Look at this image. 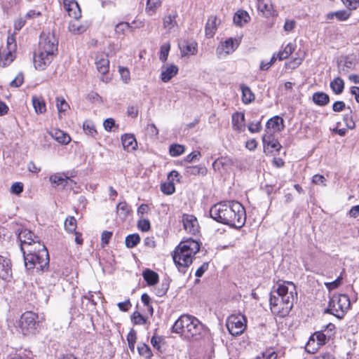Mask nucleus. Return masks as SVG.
Returning <instances> with one entry per match:
<instances>
[{"instance_id":"nucleus-1","label":"nucleus","mask_w":359,"mask_h":359,"mask_svg":"<svg viewBox=\"0 0 359 359\" xmlns=\"http://www.w3.org/2000/svg\"><path fill=\"white\" fill-rule=\"evenodd\" d=\"M297 299L295 285L289 281H278L270 293L269 304L271 312L279 317L287 316Z\"/></svg>"},{"instance_id":"nucleus-2","label":"nucleus","mask_w":359,"mask_h":359,"mask_svg":"<svg viewBox=\"0 0 359 359\" xmlns=\"http://www.w3.org/2000/svg\"><path fill=\"white\" fill-rule=\"evenodd\" d=\"M211 218L217 222L240 229L245 222L246 214L243 205L237 201L220 202L210 210Z\"/></svg>"},{"instance_id":"nucleus-3","label":"nucleus","mask_w":359,"mask_h":359,"mask_svg":"<svg viewBox=\"0 0 359 359\" xmlns=\"http://www.w3.org/2000/svg\"><path fill=\"white\" fill-rule=\"evenodd\" d=\"M58 41L53 32L43 31L40 36L39 49L34 54L35 67L48 66L57 52Z\"/></svg>"},{"instance_id":"nucleus-4","label":"nucleus","mask_w":359,"mask_h":359,"mask_svg":"<svg viewBox=\"0 0 359 359\" xmlns=\"http://www.w3.org/2000/svg\"><path fill=\"white\" fill-rule=\"evenodd\" d=\"M198 242L193 239L182 241L175 248L173 261L179 271L185 273L186 269L192 264L194 255L199 251Z\"/></svg>"},{"instance_id":"nucleus-5","label":"nucleus","mask_w":359,"mask_h":359,"mask_svg":"<svg viewBox=\"0 0 359 359\" xmlns=\"http://www.w3.org/2000/svg\"><path fill=\"white\" fill-rule=\"evenodd\" d=\"M204 330L203 325L196 317L182 315L172 327V332L180 334L187 339H198Z\"/></svg>"},{"instance_id":"nucleus-6","label":"nucleus","mask_w":359,"mask_h":359,"mask_svg":"<svg viewBox=\"0 0 359 359\" xmlns=\"http://www.w3.org/2000/svg\"><path fill=\"white\" fill-rule=\"evenodd\" d=\"M23 253L25 266L29 270L34 267L43 271L49 264V255L46 246L41 243H38V248L34 247L32 249L25 250L21 247Z\"/></svg>"},{"instance_id":"nucleus-7","label":"nucleus","mask_w":359,"mask_h":359,"mask_svg":"<svg viewBox=\"0 0 359 359\" xmlns=\"http://www.w3.org/2000/svg\"><path fill=\"white\" fill-rule=\"evenodd\" d=\"M351 302L346 294H334L330 299L325 313H330L339 319H341L349 309Z\"/></svg>"},{"instance_id":"nucleus-8","label":"nucleus","mask_w":359,"mask_h":359,"mask_svg":"<svg viewBox=\"0 0 359 359\" xmlns=\"http://www.w3.org/2000/svg\"><path fill=\"white\" fill-rule=\"evenodd\" d=\"M38 316L32 311H26L22 313L18 321V327L24 334H33L37 329L39 322Z\"/></svg>"},{"instance_id":"nucleus-9","label":"nucleus","mask_w":359,"mask_h":359,"mask_svg":"<svg viewBox=\"0 0 359 359\" xmlns=\"http://www.w3.org/2000/svg\"><path fill=\"white\" fill-rule=\"evenodd\" d=\"M246 318L243 315H231L226 320V327L233 336L241 334L246 328Z\"/></svg>"},{"instance_id":"nucleus-10","label":"nucleus","mask_w":359,"mask_h":359,"mask_svg":"<svg viewBox=\"0 0 359 359\" xmlns=\"http://www.w3.org/2000/svg\"><path fill=\"white\" fill-rule=\"evenodd\" d=\"M294 50V46L292 43H288L283 50L278 52L277 55L273 54L270 61L263 60L260 63L259 67H269L273 65L274 62L278 58L280 60L287 58Z\"/></svg>"},{"instance_id":"nucleus-11","label":"nucleus","mask_w":359,"mask_h":359,"mask_svg":"<svg viewBox=\"0 0 359 359\" xmlns=\"http://www.w3.org/2000/svg\"><path fill=\"white\" fill-rule=\"evenodd\" d=\"M19 238L22 243L21 247L23 246L25 250L32 249V245L37 248L38 243H40L38 240L35 241L37 238L32 231L26 229L19 233Z\"/></svg>"},{"instance_id":"nucleus-12","label":"nucleus","mask_w":359,"mask_h":359,"mask_svg":"<svg viewBox=\"0 0 359 359\" xmlns=\"http://www.w3.org/2000/svg\"><path fill=\"white\" fill-rule=\"evenodd\" d=\"M64 7L68 15L74 20L81 17V11L76 0H63Z\"/></svg>"},{"instance_id":"nucleus-13","label":"nucleus","mask_w":359,"mask_h":359,"mask_svg":"<svg viewBox=\"0 0 359 359\" xmlns=\"http://www.w3.org/2000/svg\"><path fill=\"white\" fill-rule=\"evenodd\" d=\"M49 180L54 187L62 186L63 188L67 187H72V184L74 183L73 180L66 176L64 173H56L50 176Z\"/></svg>"},{"instance_id":"nucleus-14","label":"nucleus","mask_w":359,"mask_h":359,"mask_svg":"<svg viewBox=\"0 0 359 359\" xmlns=\"http://www.w3.org/2000/svg\"><path fill=\"white\" fill-rule=\"evenodd\" d=\"M182 223L184 229L188 233L195 234L198 232V221L194 216L184 214L182 217Z\"/></svg>"},{"instance_id":"nucleus-15","label":"nucleus","mask_w":359,"mask_h":359,"mask_svg":"<svg viewBox=\"0 0 359 359\" xmlns=\"http://www.w3.org/2000/svg\"><path fill=\"white\" fill-rule=\"evenodd\" d=\"M262 142L265 152L269 149V147L277 151H278L281 148V145L278 142V140L275 139L273 133L269 130H267L266 133L263 135Z\"/></svg>"},{"instance_id":"nucleus-16","label":"nucleus","mask_w":359,"mask_h":359,"mask_svg":"<svg viewBox=\"0 0 359 359\" xmlns=\"http://www.w3.org/2000/svg\"><path fill=\"white\" fill-rule=\"evenodd\" d=\"M238 46V41L236 39L229 38L221 43V45L217 48V52L219 55H222V53L226 55L229 54L233 53Z\"/></svg>"},{"instance_id":"nucleus-17","label":"nucleus","mask_w":359,"mask_h":359,"mask_svg":"<svg viewBox=\"0 0 359 359\" xmlns=\"http://www.w3.org/2000/svg\"><path fill=\"white\" fill-rule=\"evenodd\" d=\"M266 126V132L269 130L272 132L273 134L276 132H280L283 130L285 128L284 121L280 116H276L267 121Z\"/></svg>"},{"instance_id":"nucleus-18","label":"nucleus","mask_w":359,"mask_h":359,"mask_svg":"<svg viewBox=\"0 0 359 359\" xmlns=\"http://www.w3.org/2000/svg\"><path fill=\"white\" fill-rule=\"evenodd\" d=\"M257 8L265 18L276 15V11L271 0H259V2L257 3Z\"/></svg>"},{"instance_id":"nucleus-19","label":"nucleus","mask_w":359,"mask_h":359,"mask_svg":"<svg viewBox=\"0 0 359 359\" xmlns=\"http://www.w3.org/2000/svg\"><path fill=\"white\" fill-rule=\"evenodd\" d=\"M231 123L233 130L238 132L244 131L245 128L244 113L238 111L233 113L231 116Z\"/></svg>"},{"instance_id":"nucleus-20","label":"nucleus","mask_w":359,"mask_h":359,"mask_svg":"<svg viewBox=\"0 0 359 359\" xmlns=\"http://www.w3.org/2000/svg\"><path fill=\"white\" fill-rule=\"evenodd\" d=\"M15 51L6 49L4 48L0 50V66H8L14 60L15 57Z\"/></svg>"},{"instance_id":"nucleus-21","label":"nucleus","mask_w":359,"mask_h":359,"mask_svg":"<svg viewBox=\"0 0 359 359\" xmlns=\"http://www.w3.org/2000/svg\"><path fill=\"white\" fill-rule=\"evenodd\" d=\"M217 18L216 16L211 15L208 18L205 27V36L208 38H212L215 35L217 29Z\"/></svg>"},{"instance_id":"nucleus-22","label":"nucleus","mask_w":359,"mask_h":359,"mask_svg":"<svg viewBox=\"0 0 359 359\" xmlns=\"http://www.w3.org/2000/svg\"><path fill=\"white\" fill-rule=\"evenodd\" d=\"M123 147L128 151L135 150L137 147V141L134 135L125 134L121 137Z\"/></svg>"},{"instance_id":"nucleus-23","label":"nucleus","mask_w":359,"mask_h":359,"mask_svg":"<svg viewBox=\"0 0 359 359\" xmlns=\"http://www.w3.org/2000/svg\"><path fill=\"white\" fill-rule=\"evenodd\" d=\"M11 276V267L8 260L0 256V278L7 279Z\"/></svg>"},{"instance_id":"nucleus-24","label":"nucleus","mask_w":359,"mask_h":359,"mask_svg":"<svg viewBox=\"0 0 359 359\" xmlns=\"http://www.w3.org/2000/svg\"><path fill=\"white\" fill-rule=\"evenodd\" d=\"M177 15L176 12H172L168 15H165L163 19V26L167 32H170L171 30L177 26L176 18Z\"/></svg>"},{"instance_id":"nucleus-25","label":"nucleus","mask_w":359,"mask_h":359,"mask_svg":"<svg viewBox=\"0 0 359 359\" xmlns=\"http://www.w3.org/2000/svg\"><path fill=\"white\" fill-rule=\"evenodd\" d=\"M250 19L248 13L243 10L238 11L233 16V22L238 26H243Z\"/></svg>"},{"instance_id":"nucleus-26","label":"nucleus","mask_w":359,"mask_h":359,"mask_svg":"<svg viewBox=\"0 0 359 359\" xmlns=\"http://www.w3.org/2000/svg\"><path fill=\"white\" fill-rule=\"evenodd\" d=\"M351 11L348 10H341L336 12H330L326 15L327 20H332L336 18L339 21H344L348 19L351 15Z\"/></svg>"},{"instance_id":"nucleus-27","label":"nucleus","mask_w":359,"mask_h":359,"mask_svg":"<svg viewBox=\"0 0 359 359\" xmlns=\"http://www.w3.org/2000/svg\"><path fill=\"white\" fill-rule=\"evenodd\" d=\"M312 100L318 106H325L330 102V97L323 92H317L313 94Z\"/></svg>"},{"instance_id":"nucleus-28","label":"nucleus","mask_w":359,"mask_h":359,"mask_svg":"<svg viewBox=\"0 0 359 359\" xmlns=\"http://www.w3.org/2000/svg\"><path fill=\"white\" fill-rule=\"evenodd\" d=\"M142 276L149 285H154L158 281V273L149 269L143 271Z\"/></svg>"},{"instance_id":"nucleus-29","label":"nucleus","mask_w":359,"mask_h":359,"mask_svg":"<svg viewBox=\"0 0 359 359\" xmlns=\"http://www.w3.org/2000/svg\"><path fill=\"white\" fill-rule=\"evenodd\" d=\"M242 92V101L244 104H250L255 100V95L250 88L245 84L240 86Z\"/></svg>"},{"instance_id":"nucleus-30","label":"nucleus","mask_w":359,"mask_h":359,"mask_svg":"<svg viewBox=\"0 0 359 359\" xmlns=\"http://www.w3.org/2000/svg\"><path fill=\"white\" fill-rule=\"evenodd\" d=\"M161 6V0H147L145 12L148 15L152 16Z\"/></svg>"},{"instance_id":"nucleus-31","label":"nucleus","mask_w":359,"mask_h":359,"mask_svg":"<svg viewBox=\"0 0 359 359\" xmlns=\"http://www.w3.org/2000/svg\"><path fill=\"white\" fill-rule=\"evenodd\" d=\"M196 43L183 42L180 44V48L182 55H194L196 51Z\"/></svg>"},{"instance_id":"nucleus-32","label":"nucleus","mask_w":359,"mask_h":359,"mask_svg":"<svg viewBox=\"0 0 359 359\" xmlns=\"http://www.w3.org/2000/svg\"><path fill=\"white\" fill-rule=\"evenodd\" d=\"M206 173V168L202 165L187 166L185 168V174L187 175H205Z\"/></svg>"},{"instance_id":"nucleus-33","label":"nucleus","mask_w":359,"mask_h":359,"mask_svg":"<svg viewBox=\"0 0 359 359\" xmlns=\"http://www.w3.org/2000/svg\"><path fill=\"white\" fill-rule=\"evenodd\" d=\"M330 88L336 95L341 94L344 88V81L339 77L335 78L330 82Z\"/></svg>"},{"instance_id":"nucleus-34","label":"nucleus","mask_w":359,"mask_h":359,"mask_svg":"<svg viewBox=\"0 0 359 359\" xmlns=\"http://www.w3.org/2000/svg\"><path fill=\"white\" fill-rule=\"evenodd\" d=\"M94 63L96 67H109L108 56L104 53L97 54L94 58Z\"/></svg>"},{"instance_id":"nucleus-35","label":"nucleus","mask_w":359,"mask_h":359,"mask_svg":"<svg viewBox=\"0 0 359 359\" xmlns=\"http://www.w3.org/2000/svg\"><path fill=\"white\" fill-rule=\"evenodd\" d=\"M69 31L74 34H79L86 31V27L81 25L78 20L71 21L68 27Z\"/></svg>"},{"instance_id":"nucleus-36","label":"nucleus","mask_w":359,"mask_h":359,"mask_svg":"<svg viewBox=\"0 0 359 359\" xmlns=\"http://www.w3.org/2000/svg\"><path fill=\"white\" fill-rule=\"evenodd\" d=\"M140 242V237L137 233L130 234L125 240L126 246L128 248H135Z\"/></svg>"},{"instance_id":"nucleus-37","label":"nucleus","mask_w":359,"mask_h":359,"mask_svg":"<svg viewBox=\"0 0 359 359\" xmlns=\"http://www.w3.org/2000/svg\"><path fill=\"white\" fill-rule=\"evenodd\" d=\"M52 136L54 137L59 143L63 144H67L71 140L70 137L67 134L60 130L55 131V133L52 134Z\"/></svg>"},{"instance_id":"nucleus-38","label":"nucleus","mask_w":359,"mask_h":359,"mask_svg":"<svg viewBox=\"0 0 359 359\" xmlns=\"http://www.w3.org/2000/svg\"><path fill=\"white\" fill-rule=\"evenodd\" d=\"M32 103L35 111L36 113L42 114L46 110L45 102L43 100L36 97V96L32 97Z\"/></svg>"},{"instance_id":"nucleus-39","label":"nucleus","mask_w":359,"mask_h":359,"mask_svg":"<svg viewBox=\"0 0 359 359\" xmlns=\"http://www.w3.org/2000/svg\"><path fill=\"white\" fill-rule=\"evenodd\" d=\"M185 151L184 145L179 144H172L170 146L169 154L171 156L176 157L182 154Z\"/></svg>"},{"instance_id":"nucleus-40","label":"nucleus","mask_w":359,"mask_h":359,"mask_svg":"<svg viewBox=\"0 0 359 359\" xmlns=\"http://www.w3.org/2000/svg\"><path fill=\"white\" fill-rule=\"evenodd\" d=\"M83 128L84 132L91 137H95L97 134L95 124L91 121L87 120L84 121L83 124Z\"/></svg>"},{"instance_id":"nucleus-41","label":"nucleus","mask_w":359,"mask_h":359,"mask_svg":"<svg viewBox=\"0 0 359 359\" xmlns=\"http://www.w3.org/2000/svg\"><path fill=\"white\" fill-rule=\"evenodd\" d=\"M178 72V69H165L161 74V80L166 83L174 77Z\"/></svg>"},{"instance_id":"nucleus-42","label":"nucleus","mask_w":359,"mask_h":359,"mask_svg":"<svg viewBox=\"0 0 359 359\" xmlns=\"http://www.w3.org/2000/svg\"><path fill=\"white\" fill-rule=\"evenodd\" d=\"M116 210H117V213L118 214L119 217L123 219L126 218L127 217L128 212H130V208H129L128 204L126 203V202H125V201L120 202L116 205Z\"/></svg>"},{"instance_id":"nucleus-43","label":"nucleus","mask_w":359,"mask_h":359,"mask_svg":"<svg viewBox=\"0 0 359 359\" xmlns=\"http://www.w3.org/2000/svg\"><path fill=\"white\" fill-rule=\"evenodd\" d=\"M319 348L320 345L316 341L313 337L311 336L305 346L306 351L309 353H314Z\"/></svg>"},{"instance_id":"nucleus-44","label":"nucleus","mask_w":359,"mask_h":359,"mask_svg":"<svg viewBox=\"0 0 359 359\" xmlns=\"http://www.w3.org/2000/svg\"><path fill=\"white\" fill-rule=\"evenodd\" d=\"M344 270H343L341 272L340 275L334 280L332 282L325 283V285L329 291L336 289L341 285L343 280L342 273H344Z\"/></svg>"},{"instance_id":"nucleus-45","label":"nucleus","mask_w":359,"mask_h":359,"mask_svg":"<svg viewBox=\"0 0 359 359\" xmlns=\"http://www.w3.org/2000/svg\"><path fill=\"white\" fill-rule=\"evenodd\" d=\"M137 350L139 354L144 357L146 359H150L152 356V353L150 348L145 344H139Z\"/></svg>"},{"instance_id":"nucleus-46","label":"nucleus","mask_w":359,"mask_h":359,"mask_svg":"<svg viewBox=\"0 0 359 359\" xmlns=\"http://www.w3.org/2000/svg\"><path fill=\"white\" fill-rule=\"evenodd\" d=\"M65 229L69 233L76 231V220L74 217H69L66 219L65 222Z\"/></svg>"},{"instance_id":"nucleus-47","label":"nucleus","mask_w":359,"mask_h":359,"mask_svg":"<svg viewBox=\"0 0 359 359\" xmlns=\"http://www.w3.org/2000/svg\"><path fill=\"white\" fill-rule=\"evenodd\" d=\"M170 50V42H165L163 43L160 48V55L159 59L164 62L167 60L169 51Z\"/></svg>"},{"instance_id":"nucleus-48","label":"nucleus","mask_w":359,"mask_h":359,"mask_svg":"<svg viewBox=\"0 0 359 359\" xmlns=\"http://www.w3.org/2000/svg\"><path fill=\"white\" fill-rule=\"evenodd\" d=\"M131 320L134 325H144L147 319L138 311H135L131 316Z\"/></svg>"},{"instance_id":"nucleus-49","label":"nucleus","mask_w":359,"mask_h":359,"mask_svg":"<svg viewBox=\"0 0 359 359\" xmlns=\"http://www.w3.org/2000/svg\"><path fill=\"white\" fill-rule=\"evenodd\" d=\"M56 107L59 114L66 111L69 108L68 103L63 97H56Z\"/></svg>"},{"instance_id":"nucleus-50","label":"nucleus","mask_w":359,"mask_h":359,"mask_svg":"<svg viewBox=\"0 0 359 359\" xmlns=\"http://www.w3.org/2000/svg\"><path fill=\"white\" fill-rule=\"evenodd\" d=\"M169 288V283L168 280L162 281L161 285L155 290V293L158 297H162L167 292Z\"/></svg>"},{"instance_id":"nucleus-51","label":"nucleus","mask_w":359,"mask_h":359,"mask_svg":"<svg viewBox=\"0 0 359 359\" xmlns=\"http://www.w3.org/2000/svg\"><path fill=\"white\" fill-rule=\"evenodd\" d=\"M161 190L165 194H172L175 192V185L172 182L163 183L161 185Z\"/></svg>"},{"instance_id":"nucleus-52","label":"nucleus","mask_w":359,"mask_h":359,"mask_svg":"<svg viewBox=\"0 0 359 359\" xmlns=\"http://www.w3.org/2000/svg\"><path fill=\"white\" fill-rule=\"evenodd\" d=\"M130 27L131 26L128 22H121L116 25L115 32L118 35L123 34L125 31Z\"/></svg>"},{"instance_id":"nucleus-53","label":"nucleus","mask_w":359,"mask_h":359,"mask_svg":"<svg viewBox=\"0 0 359 359\" xmlns=\"http://www.w3.org/2000/svg\"><path fill=\"white\" fill-rule=\"evenodd\" d=\"M7 46L6 48L8 50L15 51L17 48V43L15 41V37L13 34L8 36L7 38Z\"/></svg>"},{"instance_id":"nucleus-54","label":"nucleus","mask_w":359,"mask_h":359,"mask_svg":"<svg viewBox=\"0 0 359 359\" xmlns=\"http://www.w3.org/2000/svg\"><path fill=\"white\" fill-rule=\"evenodd\" d=\"M313 337V339L316 340V342L320 345V346L323 344H325L327 337L325 334L320 332H316L314 334L311 335Z\"/></svg>"},{"instance_id":"nucleus-55","label":"nucleus","mask_w":359,"mask_h":359,"mask_svg":"<svg viewBox=\"0 0 359 359\" xmlns=\"http://www.w3.org/2000/svg\"><path fill=\"white\" fill-rule=\"evenodd\" d=\"M24 81V76L22 73H19L15 78L10 83L11 87L18 88L20 86Z\"/></svg>"},{"instance_id":"nucleus-56","label":"nucleus","mask_w":359,"mask_h":359,"mask_svg":"<svg viewBox=\"0 0 359 359\" xmlns=\"http://www.w3.org/2000/svg\"><path fill=\"white\" fill-rule=\"evenodd\" d=\"M349 11L356 9L359 6V0H341Z\"/></svg>"},{"instance_id":"nucleus-57","label":"nucleus","mask_w":359,"mask_h":359,"mask_svg":"<svg viewBox=\"0 0 359 359\" xmlns=\"http://www.w3.org/2000/svg\"><path fill=\"white\" fill-rule=\"evenodd\" d=\"M150 222L148 219H142L139 220L137 223V227L139 229H140L142 231H147L150 229Z\"/></svg>"},{"instance_id":"nucleus-58","label":"nucleus","mask_w":359,"mask_h":359,"mask_svg":"<svg viewBox=\"0 0 359 359\" xmlns=\"http://www.w3.org/2000/svg\"><path fill=\"white\" fill-rule=\"evenodd\" d=\"M118 72L123 81L126 83H128L130 79L129 69H118Z\"/></svg>"},{"instance_id":"nucleus-59","label":"nucleus","mask_w":359,"mask_h":359,"mask_svg":"<svg viewBox=\"0 0 359 359\" xmlns=\"http://www.w3.org/2000/svg\"><path fill=\"white\" fill-rule=\"evenodd\" d=\"M11 191L15 194H20L23 191V184L21 182H15L11 187Z\"/></svg>"},{"instance_id":"nucleus-60","label":"nucleus","mask_w":359,"mask_h":359,"mask_svg":"<svg viewBox=\"0 0 359 359\" xmlns=\"http://www.w3.org/2000/svg\"><path fill=\"white\" fill-rule=\"evenodd\" d=\"M248 128L250 132L252 133H258L262 129L261 122H251L250 123H249Z\"/></svg>"},{"instance_id":"nucleus-61","label":"nucleus","mask_w":359,"mask_h":359,"mask_svg":"<svg viewBox=\"0 0 359 359\" xmlns=\"http://www.w3.org/2000/svg\"><path fill=\"white\" fill-rule=\"evenodd\" d=\"M325 178L321 175H315L313 176L312 182L316 184L326 186Z\"/></svg>"},{"instance_id":"nucleus-62","label":"nucleus","mask_w":359,"mask_h":359,"mask_svg":"<svg viewBox=\"0 0 359 359\" xmlns=\"http://www.w3.org/2000/svg\"><path fill=\"white\" fill-rule=\"evenodd\" d=\"M99 72L102 74L100 79L104 82L108 83L111 77L110 75L108 74L109 70L108 69H97Z\"/></svg>"},{"instance_id":"nucleus-63","label":"nucleus","mask_w":359,"mask_h":359,"mask_svg":"<svg viewBox=\"0 0 359 359\" xmlns=\"http://www.w3.org/2000/svg\"><path fill=\"white\" fill-rule=\"evenodd\" d=\"M344 121L348 129H353L355 127V122L350 114H346L344 116Z\"/></svg>"},{"instance_id":"nucleus-64","label":"nucleus","mask_w":359,"mask_h":359,"mask_svg":"<svg viewBox=\"0 0 359 359\" xmlns=\"http://www.w3.org/2000/svg\"><path fill=\"white\" fill-rule=\"evenodd\" d=\"M346 107V104L343 101H337L332 105V110L335 112H340Z\"/></svg>"}]
</instances>
